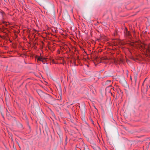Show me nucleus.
<instances>
[{"label":"nucleus","mask_w":150,"mask_h":150,"mask_svg":"<svg viewBox=\"0 0 150 150\" xmlns=\"http://www.w3.org/2000/svg\"><path fill=\"white\" fill-rule=\"evenodd\" d=\"M95 150H101V149L99 147L97 146Z\"/></svg>","instance_id":"nucleus-9"},{"label":"nucleus","mask_w":150,"mask_h":150,"mask_svg":"<svg viewBox=\"0 0 150 150\" xmlns=\"http://www.w3.org/2000/svg\"><path fill=\"white\" fill-rule=\"evenodd\" d=\"M11 2L12 3V5H13L14 4V3L15 2L14 0H11Z\"/></svg>","instance_id":"nucleus-10"},{"label":"nucleus","mask_w":150,"mask_h":150,"mask_svg":"<svg viewBox=\"0 0 150 150\" xmlns=\"http://www.w3.org/2000/svg\"><path fill=\"white\" fill-rule=\"evenodd\" d=\"M3 23L5 24V23H6V22H5V21H3Z\"/></svg>","instance_id":"nucleus-14"},{"label":"nucleus","mask_w":150,"mask_h":150,"mask_svg":"<svg viewBox=\"0 0 150 150\" xmlns=\"http://www.w3.org/2000/svg\"><path fill=\"white\" fill-rule=\"evenodd\" d=\"M103 149L105 150H108L107 146H103Z\"/></svg>","instance_id":"nucleus-8"},{"label":"nucleus","mask_w":150,"mask_h":150,"mask_svg":"<svg viewBox=\"0 0 150 150\" xmlns=\"http://www.w3.org/2000/svg\"><path fill=\"white\" fill-rule=\"evenodd\" d=\"M47 103H50L52 99L51 96L49 94L46 93L44 94L42 98Z\"/></svg>","instance_id":"nucleus-1"},{"label":"nucleus","mask_w":150,"mask_h":150,"mask_svg":"<svg viewBox=\"0 0 150 150\" xmlns=\"http://www.w3.org/2000/svg\"><path fill=\"white\" fill-rule=\"evenodd\" d=\"M46 59H47L46 58L43 57H38V58L37 59V61H40L42 62L43 64H44V63H45L44 62L43 60H46Z\"/></svg>","instance_id":"nucleus-5"},{"label":"nucleus","mask_w":150,"mask_h":150,"mask_svg":"<svg viewBox=\"0 0 150 150\" xmlns=\"http://www.w3.org/2000/svg\"><path fill=\"white\" fill-rule=\"evenodd\" d=\"M133 32H135V31H134L133 30Z\"/></svg>","instance_id":"nucleus-20"},{"label":"nucleus","mask_w":150,"mask_h":150,"mask_svg":"<svg viewBox=\"0 0 150 150\" xmlns=\"http://www.w3.org/2000/svg\"><path fill=\"white\" fill-rule=\"evenodd\" d=\"M125 28V30L124 32L125 36L129 38H130L131 36V33L129 31H128L127 29L126 28Z\"/></svg>","instance_id":"nucleus-2"},{"label":"nucleus","mask_w":150,"mask_h":150,"mask_svg":"<svg viewBox=\"0 0 150 150\" xmlns=\"http://www.w3.org/2000/svg\"><path fill=\"white\" fill-rule=\"evenodd\" d=\"M147 48H146V50L149 52H150V48L149 46H147Z\"/></svg>","instance_id":"nucleus-7"},{"label":"nucleus","mask_w":150,"mask_h":150,"mask_svg":"<svg viewBox=\"0 0 150 150\" xmlns=\"http://www.w3.org/2000/svg\"><path fill=\"white\" fill-rule=\"evenodd\" d=\"M4 1H5V2H6V0H4Z\"/></svg>","instance_id":"nucleus-18"},{"label":"nucleus","mask_w":150,"mask_h":150,"mask_svg":"<svg viewBox=\"0 0 150 150\" xmlns=\"http://www.w3.org/2000/svg\"><path fill=\"white\" fill-rule=\"evenodd\" d=\"M94 108H95L96 109H97L95 107V106H94Z\"/></svg>","instance_id":"nucleus-15"},{"label":"nucleus","mask_w":150,"mask_h":150,"mask_svg":"<svg viewBox=\"0 0 150 150\" xmlns=\"http://www.w3.org/2000/svg\"><path fill=\"white\" fill-rule=\"evenodd\" d=\"M1 13L2 14V15H3V14L4 13V12L3 11H1Z\"/></svg>","instance_id":"nucleus-11"},{"label":"nucleus","mask_w":150,"mask_h":150,"mask_svg":"<svg viewBox=\"0 0 150 150\" xmlns=\"http://www.w3.org/2000/svg\"><path fill=\"white\" fill-rule=\"evenodd\" d=\"M117 92L119 94H120L122 93V91L119 88L117 89Z\"/></svg>","instance_id":"nucleus-6"},{"label":"nucleus","mask_w":150,"mask_h":150,"mask_svg":"<svg viewBox=\"0 0 150 150\" xmlns=\"http://www.w3.org/2000/svg\"><path fill=\"white\" fill-rule=\"evenodd\" d=\"M130 78L131 80H132V78H131V76H130Z\"/></svg>","instance_id":"nucleus-17"},{"label":"nucleus","mask_w":150,"mask_h":150,"mask_svg":"<svg viewBox=\"0 0 150 150\" xmlns=\"http://www.w3.org/2000/svg\"><path fill=\"white\" fill-rule=\"evenodd\" d=\"M37 92L38 93L39 95L42 98L43 97L44 94H45V93L43 92L42 91L39 89L37 91Z\"/></svg>","instance_id":"nucleus-3"},{"label":"nucleus","mask_w":150,"mask_h":150,"mask_svg":"<svg viewBox=\"0 0 150 150\" xmlns=\"http://www.w3.org/2000/svg\"><path fill=\"white\" fill-rule=\"evenodd\" d=\"M67 136H66V139H65V141L66 142H67Z\"/></svg>","instance_id":"nucleus-13"},{"label":"nucleus","mask_w":150,"mask_h":150,"mask_svg":"<svg viewBox=\"0 0 150 150\" xmlns=\"http://www.w3.org/2000/svg\"><path fill=\"white\" fill-rule=\"evenodd\" d=\"M74 66L76 65V62H75V60L74 61Z\"/></svg>","instance_id":"nucleus-12"},{"label":"nucleus","mask_w":150,"mask_h":150,"mask_svg":"<svg viewBox=\"0 0 150 150\" xmlns=\"http://www.w3.org/2000/svg\"><path fill=\"white\" fill-rule=\"evenodd\" d=\"M115 62H116V60H114V62L115 63Z\"/></svg>","instance_id":"nucleus-16"},{"label":"nucleus","mask_w":150,"mask_h":150,"mask_svg":"<svg viewBox=\"0 0 150 150\" xmlns=\"http://www.w3.org/2000/svg\"><path fill=\"white\" fill-rule=\"evenodd\" d=\"M112 86L111 85L108 86L105 89V93L106 94L110 93L112 95V93L111 92V90L109 88L110 87Z\"/></svg>","instance_id":"nucleus-4"},{"label":"nucleus","mask_w":150,"mask_h":150,"mask_svg":"<svg viewBox=\"0 0 150 150\" xmlns=\"http://www.w3.org/2000/svg\"><path fill=\"white\" fill-rule=\"evenodd\" d=\"M144 81L143 83H144ZM143 84H144V83H143L142 85H143Z\"/></svg>","instance_id":"nucleus-19"}]
</instances>
